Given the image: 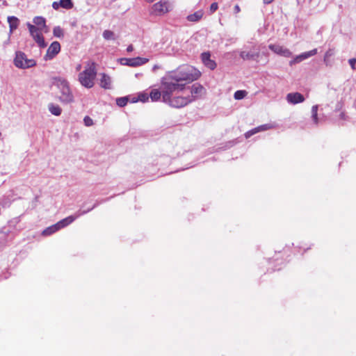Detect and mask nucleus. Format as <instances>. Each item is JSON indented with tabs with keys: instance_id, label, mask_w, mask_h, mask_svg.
<instances>
[{
	"instance_id": "1",
	"label": "nucleus",
	"mask_w": 356,
	"mask_h": 356,
	"mask_svg": "<svg viewBox=\"0 0 356 356\" xmlns=\"http://www.w3.org/2000/svg\"><path fill=\"white\" fill-rule=\"evenodd\" d=\"M201 75L199 70L192 66H183L176 71L171 72L162 77L160 89L162 90V99L163 102L170 101V97L175 92L186 89L183 81H193Z\"/></svg>"
},
{
	"instance_id": "2",
	"label": "nucleus",
	"mask_w": 356,
	"mask_h": 356,
	"mask_svg": "<svg viewBox=\"0 0 356 356\" xmlns=\"http://www.w3.org/2000/svg\"><path fill=\"white\" fill-rule=\"evenodd\" d=\"M53 84L59 90V101L63 104H71L74 102V96L70 83L65 78L56 76L53 78Z\"/></svg>"
},
{
	"instance_id": "3",
	"label": "nucleus",
	"mask_w": 356,
	"mask_h": 356,
	"mask_svg": "<svg viewBox=\"0 0 356 356\" xmlns=\"http://www.w3.org/2000/svg\"><path fill=\"white\" fill-rule=\"evenodd\" d=\"M97 76V70L95 63H88L83 71L78 75V80L80 84L86 88H91L95 85V80Z\"/></svg>"
},
{
	"instance_id": "4",
	"label": "nucleus",
	"mask_w": 356,
	"mask_h": 356,
	"mask_svg": "<svg viewBox=\"0 0 356 356\" xmlns=\"http://www.w3.org/2000/svg\"><path fill=\"white\" fill-rule=\"evenodd\" d=\"M86 213V211H79L76 215L74 216H70L56 224L49 226L47 227L42 232V235L44 236H49L58 230H60L62 228H64L67 227V225H70L72 222H73L78 217L81 216V215Z\"/></svg>"
},
{
	"instance_id": "5",
	"label": "nucleus",
	"mask_w": 356,
	"mask_h": 356,
	"mask_svg": "<svg viewBox=\"0 0 356 356\" xmlns=\"http://www.w3.org/2000/svg\"><path fill=\"white\" fill-rule=\"evenodd\" d=\"M14 65L19 69H28L34 67L36 61L34 59H29L22 51H16L14 58Z\"/></svg>"
},
{
	"instance_id": "6",
	"label": "nucleus",
	"mask_w": 356,
	"mask_h": 356,
	"mask_svg": "<svg viewBox=\"0 0 356 356\" xmlns=\"http://www.w3.org/2000/svg\"><path fill=\"white\" fill-rule=\"evenodd\" d=\"M193 101V98L190 97V95L175 96L170 97V101L165 103L175 108H181L186 106Z\"/></svg>"
},
{
	"instance_id": "7",
	"label": "nucleus",
	"mask_w": 356,
	"mask_h": 356,
	"mask_svg": "<svg viewBox=\"0 0 356 356\" xmlns=\"http://www.w3.org/2000/svg\"><path fill=\"white\" fill-rule=\"evenodd\" d=\"M31 35L33 37L35 42L40 47L44 48L47 47V43L44 42V37L41 33V30L34 25L31 24H27Z\"/></svg>"
},
{
	"instance_id": "8",
	"label": "nucleus",
	"mask_w": 356,
	"mask_h": 356,
	"mask_svg": "<svg viewBox=\"0 0 356 356\" xmlns=\"http://www.w3.org/2000/svg\"><path fill=\"white\" fill-rule=\"evenodd\" d=\"M172 9V6L168 1L161 0L152 6V13L156 15H162L168 13Z\"/></svg>"
},
{
	"instance_id": "9",
	"label": "nucleus",
	"mask_w": 356,
	"mask_h": 356,
	"mask_svg": "<svg viewBox=\"0 0 356 356\" xmlns=\"http://www.w3.org/2000/svg\"><path fill=\"white\" fill-rule=\"evenodd\" d=\"M148 61V58L142 57H136L132 58H122L119 60L121 65L129 67H138L145 64Z\"/></svg>"
},
{
	"instance_id": "10",
	"label": "nucleus",
	"mask_w": 356,
	"mask_h": 356,
	"mask_svg": "<svg viewBox=\"0 0 356 356\" xmlns=\"http://www.w3.org/2000/svg\"><path fill=\"white\" fill-rule=\"evenodd\" d=\"M60 43L57 41L53 42L47 49V53L44 56V60H51L60 52Z\"/></svg>"
},
{
	"instance_id": "11",
	"label": "nucleus",
	"mask_w": 356,
	"mask_h": 356,
	"mask_svg": "<svg viewBox=\"0 0 356 356\" xmlns=\"http://www.w3.org/2000/svg\"><path fill=\"white\" fill-rule=\"evenodd\" d=\"M317 49H314L311 51L302 53L301 54L296 56L293 60H291L289 62V65H293L296 63H299L302 60H306L309 57L316 55L317 54Z\"/></svg>"
},
{
	"instance_id": "12",
	"label": "nucleus",
	"mask_w": 356,
	"mask_h": 356,
	"mask_svg": "<svg viewBox=\"0 0 356 356\" xmlns=\"http://www.w3.org/2000/svg\"><path fill=\"white\" fill-rule=\"evenodd\" d=\"M190 97L193 98V101L197 98L202 97L205 94L204 88L199 83L193 84L190 88Z\"/></svg>"
},
{
	"instance_id": "13",
	"label": "nucleus",
	"mask_w": 356,
	"mask_h": 356,
	"mask_svg": "<svg viewBox=\"0 0 356 356\" xmlns=\"http://www.w3.org/2000/svg\"><path fill=\"white\" fill-rule=\"evenodd\" d=\"M268 47L274 53L286 58H289L292 55V53L289 49L279 44H270Z\"/></svg>"
},
{
	"instance_id": "14",
	"label": "nucleus",
	"mask_w": 356,
	"mask_h": 356,
	"mask_svg": "<svg viewBox=\"0 0 356 356\" xmlns=\"http://www.w3.org/2000/svg\"><path fill=\"white\" fill-rule=\"evenodd\" d=\"M275 127V125L274 124H262L261 126H259L257 127H255L254 129H252V130L250 131H248V132H246L245 134V136L246 138H250V136H252V135L258 133V132H260V131H266V130H268V129H273Z\"/></svg>"
},
{
	"instance_id": "15",
	"label": "nucleus",
	"mask_w": 356,
	"mask_h": 356,
	"mask_svg": "<svg viewBox=\"0 0 356 356\" xmlns=\"http://www.w3.org/2000/svg\"><path fill=\"white\" fill-rule=\"evenodd\" d=\"M286 99L288 103L291 104L302 103L305 101L303 95L299 92L289 93L287 94Z\"/></svg>"
},
{
	"instance_id": "16",
	"label": "nucleus",
	"mask_w": 356,
	"mask_h": 356,
	"mask_svg": "<svg viewBox=\"0 0 356 356\" xmlns=\"http://www.w3.org/2000/svg\"><path fill=\"white\" fill-rule=\"evenodd\" d=\"M202 61L204 65L210 70H214L216 67V63L211 59L209 52H204L201 55Z\"/></svg>"
},
{
	"instance_id": "17",
	"label": "nucleus",
	"mask_w": 356,
	"mask_h": 356,
	"mask_svg": "<svg viewBox=\"0 0 356 356\" xmlns=\"http://www.w3.org/2000/svg\"><path fill=\"white\" fill-rule=\"evenodd\" d=\"M101 79L99 80L100 86L104 89L111 88V78L105 73L100 74Z\"/></svg>"
},
{
	"instance_id": "18",
	"label": "nucleus",
	"mask_w": 356,
	"mask_h": 356,
	"mask_svg": "<svg viewBox=\"0 0 356 356\" xmlns=\"http://www.w3.org/2000/svg\"><path fill=\"white\" fill-rule=\"evenodd\" d=\"M49 111L55 116L60 115L62 113V108L58 104L50 103L48 104Z\"/></svg>"
},
{
	"instance_id": "19",
	"label": "nucleus",
	"mask_w": 356,
	"mask_h": 356,
	"mask_svg": "<svg viewBox=\"0 0 356 356\" xmlns=\"http://www.w3.org/2000/svg\"><path fill=\"white\" fill-rule=\"evenodd\" d=\"M240 56L243 60H250V59L256 60L259 58V52L251 53V52H247L245 51H242L240 53Z\"/></svg>"
},
{
	"instance_id": "20",
	"label": "nucleus",
	"mask_w": 356,
	"mask_h": 356,
	"mask_svg": "<svg viewBox=\"0 0 356 356\" xmlns=\"http://www.w3.org/2000/svg\"><path fill=\"white\" fill-rule=\"evenodd\" d=\"M8 22L9 24L10 32L15 30L19 25V19L16 17H14V16H9L8 17Z\"/></svg>"
},
{
	"instance_id": "21",
	"label": "nucleus",
	"mask_w": 356,
	"mask_h": 356,
	"mask_svg": "<svg viewBox=\"0 0 356 356\" xmlns=\"http://www.w3.org/2000/svg\"><path fill=\"white\" fill-rule=\"evenodd\" d=\"M149 97L153 102L159 101L162 97V90L159 89H152L149 93Z\"/></svg>"
},
{
	"instance_id": "22",
	"label": "nucleus",
	"mask_w": 356,
	"mask_h": 356,
	"mask_svg": "<svg viewBox=\"0 0 356 356\" xmlns=\"http://www.w3.org/2000/svg\"><path fill=\"white\" fill-rule=\"evenodd\" d=\"M318 105H314L312 107V119L314 124L317 125L318 124Z\"/></svg>"
},
{
	"instance_id": "23",
	"label": "nucleus",
	"mask_w": 356,
	"mask_h": 356,
	"mask_svg": "<svg viewBox=\"0 0 356 356\" xmlns=\"http://www.w3.org/2000/svg\"><path fill=\"white\" fill-rule=\"evenodd\" d=\"M203 13L202 11H197L192 15H189L187 19L190 22H197L202 17Z\"/></svg>"
},
{
	"instance_id": "24",
	"label": "nucleus",
	"mask_w": 356,
	"mask_h": 356,
	"mask_svg": "<svg viewBox=\"0 0 356 356\" xmlns=\"http://www.w3.org/2000/svg\"><path fill=\"white\" fill-rule=\"evenodd\" d=\"M45 19L42 17L37 16L35 17L33 19V23L38 26H39L38 28L40 29H42L45 26Z\"/></svg>"
},
{
	"instance_id": "25",
	"label": "nucleus",
	"mask_w": 356,
	"mask_h": 356,
	"mask_svg": "<svg viewBox=\"0 0 356 356\" xmlns=\"http://www.w3.org/2000/svg\"><path fill=\"white\" fill-rule=\"evenodd\" d=\"M103 38L106 40H115V33L109 30H106L103 32Z\"/></svg>"
},
{
	"instance_id": "26",
	"label": "nucleus",
	"mask_w": 356,
	"mask_h": 356,
	"mask_svg": "<svg viewBox=\"0 0 356 356\" xmlns=\"http://www.w3.org/2000/svg\"><path fill=\"white\" fill-rule=\"evenodd\" d=\"M53 34L56 38H63L64 33L63 29L60 26H55L53 29Z\"/></svg>"
},
{
	"instance_id": "27",
	"label": "nucleus",
	"mask_w": 356,
	"mask_h": 356,
	"mask_svg": "<svg viewBox=\"0 0 356 356\" xmlns=\"http://www.w3.org/2000/svg\"><path fill=\"white\" fill-rule=\"evenodd\" d=\"M59 4L61 7L65 9H70L73 6V3L71 0H60Z\"/></svg>"
},
{
	"instance_id": "28",
	"label": "nucleus",
	"mask_w": 356,
	"mask_h": 356,
	"mask_svg": "<svg viewBox=\"0 0 356 356\" xmlns=\"http://www.w3.org/2000/svg\"><path fill=\"white\" fill-rule=\"evenodd\" d=\"M334 55V49H329L324 55V62L327 65L329 62V58Z\"/></svg>"
},
{
	"instance_id": "29",
	"label": "nucleus",
	"mask_w": 356,
	"mask_h": 356,
	"mask_svg": "<svg viewBox=\"0 0 356 356\" xmlns=\"http://www.w3.org/2000/svg\"><path fill=\"white\" fill-rule=\"evenodd\" d=\"M247 95V92L245 90H237L235 92L234 97L236 99H242Z\"/></svg>"
},
{
	"instance_id": "30",
	"label": "nucleus",
	"mask_w": 356,
	"mask_h": 356,
	"mask_svg": "<svg viewBox=\"0 0 356 356\" xmlns=\"http://www.w3.org/2000/svg\"><path fill=\"white\" fill-rule=\"evenodd\" d=\"M127 102H128L127 97H120L116 99V103H117L118 106H119L120 107H123L125 105H127Z\"/></svg>"
},
{
	"instance_id": "31",
	"label": "nucleus",
	"mask_w": 356,
	"mask_h": 356,
	"mask_svg": "<svg viewBox=\"0 0 356 356\" xmlns=\"http://www.w3.org/2000/svg\"><path fill=\"white\" fill-rule=\"evenodd\" d=\"M149 99V96L146 93H140L138 95V100L143 102H145Z\"/></svg>"
},
{
	"instance_id": "32",
	"label": "nucleus",
	"mask_w": 356,
	"mask_h": 356,
	"mask_svg": "<svg viewBox=\"0 0 356 356\" xmlns=\"http://www.w3.org/2000/svg\"><path fill=\"white\" fill-rule=\"evenodd\" d=\"M83 121L85 125L87 127H90L93 124V120L89 116H86L83 119Z\"/></svg>"
},
{
	"instance_id": "33",
	"label": "nucleus",
	"mask_w": 356,
	"mask_h": 356,
	"mask_svg": "<svg viewBox=\"0 0 356 356\" xmlns=\"http://www.w3.org/2000/svg\"><path fill=\"white\" fill-rule=\"evenodd\" d=\"M218 8V3H213L211 6H210V11L211 13H214L215 11L217 10Z\"/></svg>"
},
{
	"instance_id": "34",
	"label": "nucleus",
	"mask_w": 356,
	"mask_h": 356,
	"mask_svg": "<svg viewBox=\"0 0 356 356\" xmlns=\"http://www.w3.org/2000/svg\"><path fill=\"white\" fill-rule=\"evenodd\" d=\"M348 63L353 70L355 69V63H356V59L355 58H350L348 60Z\"/></svg>"
},
{
	"instance_id": "35",
	"label": "nucleus",
	"mask_w": 356,
	"mask_h": 356,
	"mask_svg": "<svg viewBox=\"0 0 356 356\" xmlns=\"http://www.w3.org/2000/svg\"><path fill=\"white\" fill-rule=\"evenodd\" d=\"M52 7L55 10H58L60 7H61V5L59 4V1H54L52 3Z\"/></svg>"
},
{
	"instance_id": "36",
	"label": "nucleus",
	"mask_w": 356,
	"mask_h": 356,
	"mask_svg": "<svg viewBox=\"0 0 356 356\" xmlns=\"http://www.w3.org/2000/svg\"><path fill=\"white\" fill-rule=\"evenodd\" d=\"M339 118H340L341 120H346V114H345V113H344V112H341V113H340V115H339Z\"/></svg>"
},
{
	"instance_id": "37",
	"label": "nucleus",
	"mask_w": 356,
	"mask_h": 356,
	"mask_svg": "<svg viewBox=\"0 0 356 356\" xmlns=\"http://www.w3.org/2000/svg\"><path fill=\"white\" fill-rule=\"evenodd\" d=\"M240 10H241V9H240L239 6H238V5H236V6H234V12H235L236 13H239V12H240Z\"/></svg>"
},
{
	"instance_id": "38",
	"label": "nucleus",
	"mask_w": 356,
	"mask_h": 356,
	"mask_svg": "<svg viewBox=\"0 0 356 356\" xmlns=\"http://www.w3.org/2000/svg\"><path fill=\"white\" fill-rule=\"evenodd\" d=\"M133 50H134V47H133V45H131V44L129 45V46L127 47V51L128 52H131V51H132Z\"/></svg>"
},
{
	"instance_id": "39",
	"label": "nucleus",
	"mask_w": 356,
	"mask_h": 356,
	"mask_svg": "<svg viewBox=\"0 0 356 356\" xmlns=\"http://www.w3.org/2000/svg\"><path fill=\"white\" fill-rule=\"evenodd\" d=\"M264 3L265 4H269L273 1V0H263Z\"/></svg>"
},
{
	"instance_id": "40",
	"label": "nucleus",
	"mask_w": 356,
	"mask_h": 356,
	"mask_svg": "<svg viewBox=\"0 0 356 356\" xmlns=\"http://www.w3.org/2000/svg\"><path fill=\"white\" fill-rule=\"evenodd\" d=\"M159 67L157 65H155L154 67H153V71H155L156 70L159 69Z\"/></svg>"
},
{
	"instance_id": "41",
	"label": "nucleus",
	"mask_w": 356,
	"mask_h": 356,
	"mask_svg": "<svg viewBox=\"0 0 356 356\" xmlns=\"http://www.w3.org/2000/svg\"><path fill=\"white\" fill-rule=\"evenodd\" d=\"M138 101H139L138 97L137 99L133 98V99H132V102H136Z\"/></svg>"
},
{
	"instance_id": "42",
	"label": "nucleus",
	"mask_w": 356,
	"mask_h": 356,
	"mask_svg": "<svg viewBox=\"0 0 356 356\" xmlns=\"http://www.w3.org/2000/svg\"><path fill=\"white\" fill-rule=\"evenodd\" d=\"M80 68H81V65H79V66L76 67V69H77V70H79Z\"/></svg>"
},
{
	"instance_id": "43",
	"label": "nucleus",
	"mask_w": 356,
	"mask_h": 356,
	"mask_svg": "<svg viewBox=\"0 0 356 356\" xmlns=\"http://www.w3.org/2000/svg\"><path fill=\"white\" fill-rule=\"evenodd\" d=\"M149 2H153L154 0H147Z\"/></svg>"
}]
</instances>
